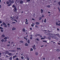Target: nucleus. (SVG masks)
<instances>
[{"label": "nucleus", "instance_id": "obj_1", "mask_svg": "<svg viewBox=\"0 0 60 60\" xmlns=\"http://www.w3.org/2000/svg\"><path fill=\"white\" fill-rule=\"evenodd\" d=\"M13 10L14 11H15V12H16V11H17V8H16V7H15L14 8V9H13Z\"/></svg>", "mask_w": 60, "mask_h": 60}, {"label": "nucleus", "instance_id": "obj_2", "mask_svg": "<svg viewBox=\"0 0 60 60\" xmlns=\"http://www.w3.org/2000/svg\"><path fill=\"white\" fill-rule=\"evenodd\" d=\"M14 19H15V17L14 16H13L12 18L11 19L13 21L14 20Z\"/></svg>", "mask_w": 60, "mask_h": 60}, {"label": "nucleus", "instance_id": "obj_3", "mask_svg": "<svg viewBox=\"0 0 60 60\" xmlns=\"http://www.w3.org/2000/svg\"><path fill=\"white\" fill-rule=\"evenodd\" d=\"M33 48L34 49H36V48H35V45H34L33 47Z\"/></svg>", "mask_w": 60, "mask_h": 60}, {"label": "nucleus", "instance_id": "obj_4", "mask_svg": "<svg viewBox=\"0 0 60 60\" xmlns=\"http://www.w3.org/2000/svg\"><path fill=\"white\" fill-rule=\"evenodd\" d=\"M19 3L20 4H22L23 3V1H21L19 2Z\"/></svg>", "mask_w": 60, "mask_h": 60}, {"label": "nucleus", "instance_id": "obj_5", "mask_svg": "<svg viewBox=\"0 0 60 60\" xmlns=\"http://www.w3.org/2000/svg\"><path fill=\"white\" fill-rule=\"evenodd\" d=\"M50 37L52 38V39H55V37L53 36H50Z\"/></svg>", "mask_w": 60, "mask_h": 60}, {"label": "nucleus", "instance_id": "obj_6", "mask_svg": "<svg viewBox=\"0 0 60 60\" xmlns=\"http://www.w3.org/2000/svg\"><path fill=\"white\" fill-rule=\"evenodd\" d=\"M12 30H16V28L14 27H13L12 29Z\"/></svg>", "mask_w": 60, "mask_h": 60}, {"label": "nucleus", "instance_id": "obj_7", "mask_svg": "<svg viewBox=\"0 0 60 60\" xmlns=\"http://www.w3.org/2000/svg\"><path fill=\"white\" fill-rule=\"evenodd\" d=\"M41 13H43V9H41Z\"/></svg>", "mask_w": 60, "mask_h": 60}, {"label": "nucleus", "instance_id": "obj_8", "mask_svg": "<svg viewBox=\"0 0 60 60\" xmlns=\"http://www.w3.org/2000/svg\"><path fill=\"white\" fill-rule=\"evenodd\" d=\"M12 57H11L9 58V60H12Z\"/></svg>", "mask_w": 60, "mask_h": 60}, {"label": "nucleus", "instance_id": "obj_9", "mask_svg": "<svg viewBox=\"0 0 60 60\" xmlns=\"http://www.w3.org/2000/svg\"><path fill=\"white\" fill-rule=\"evenodd\" d=\"M9 3H10V4H11V0H9Z\"/></svg>", "mask_w": 60, "mask_h": 60}, {"label": "nucleus", "instance_id": "obj_10", "mask_svg": "<svg viewBox=\"0 0 60 60\" xmlns=\"http://www.w3.org/2000/svg\"><path fill=\"white\" fill-rule=\"evenodd\" d=\"M35 55H36V56H37L38 55V52H36L35 53Z\"/></svg>", "mask_w": 60, "mask_h": 60}, {"label": "nucleus", "instance_id": "obj_11", "mask_svg": "<svg viewBox=\"0 0 60 60\" xmlns=\"http://www.w3.org/2000/svg\"><path fill=\"white\" fill-rule=\"evenodd\" d=\"M54 39H56V40H58V38H57V37H55V38Z\"/></svg>", "mask_w": 60, "mask_h": 60}, {"label": "nucleus", "instance_id": "obj_12", "mask_svg": "<svg viewBox=\"0 0 60 60\" xmlns=\"http://www.w3.org/2000/svg\"><path fill=\"white\" fill-rule=\"evenodd\" d=\"M36 24H37V25H39V24H40V23L39 22H36Z\"/></svg>", "mask_w": 60, "mask_h": 60}, {"label": "nucleus", "instance_id": "obj_13", "mask_svg": "<svg viewBox=\"0 0 60 60\" xmlns=\"http://www.w3.org/2000/svg\"><path fill=\"white\" fill-rule=\"evenodd\" d=\"M20 43H23L24 42H23V41H20Z\"/></svg>", "mask_w": 60, "mask_h": 60}, {"label": "nucleus", "instance_id": "obj_14", "mask_svg": "<svg viewBox=\"0 0 60 60\" xmlns=\"http://www.w3.org/2000/svg\"><path fill=\"white\" fill-rule=\"evenodd\" d=\"M16 56H17L16 55L13 56V59H14V58H15V57H16Z\"/></svg>", "mask_w": 60, "mask_h": 60}, {"label": "nucleus", "instance_id": "obj_15", "mask_svg": "<svg viewBox=\"0 0 60 60\" xmlns=\"http://www.w3.org/2000/svg\"><path fill=\"white\" fill-rule=\"evenodd\" d=\"M22 31L24 32H25V28H24L23 29H22Z\"/></svg>", "mask_w": 60, "mask_h": 60}, {"label": "nucleus", "instance_id": "obj_16", "mask_svg": "<svg viewBox=\"0 0 60 60\" xmlns=\"http://www.w3.org/2000/svg\"><path fill=\"white\" fill-rule=\"evenodd\" d=\"M49 34L50 35H53V34L52 33H49Z\"/></svg>", "mask_w": 60, "mask_h": 60}, {"label": "nucleus", "instance_id": "obj_17", "mask_svg": "<svg viewBox=\"0 0 60 60\" xmlns=\"http://www.w3.org/2000/svg\"><path fill=\"white\" fill-rule=\"evenodd\" d=\"M28 43H30V40L29 39H28Z\"/></svg>", "mask_w": 60, "mask_h": 60}, {"label": "nucleus", "instance_id": "obj_18", "mask_svg": "<svg viewBox=\"0 0 60 60\" xmlns=\"http://www.w3.org/2000/svg\"><path fill=\"white\" fill-rule=\"evenodd\" d=\"M9 55H10V56H11V55H12V54L11 53H9Z\"/></svg>", "mask_w": 60, "mask_h": 60}, {"label": "nucleus", "instance_id": "obj_19", "mask_svg": "<svg viewBox=\"0 0 60 60\" xmlns=\"http://www.w3.org/2000/svg\"><path fill=\"white\" fill-rule=\"evenodd\" d=\"M15 7V6L14 5V4L12 6V7L13 8Z\"/></svg>", "mask_w": 60, "mask_h": 60}, {"label": "nucleus", "instance_id": "obj_20", "mask_svg": "<svg viewBox=\"0 0 60 60\" xmlns=\"http://www.w3.org/2000/svg\"><path fill=\"white\" fill-rule=\"evenodd\" d=\"M2 37H5V35H4V34L2 35Z\"/></svg>", "mask_w": 60, "mask_h": 60}, {"label": "nucleus", "instance_id": "obj_21", "mask_svg": "<svg viewBox=\"0 0 60 60\" xmlns=\"http://www.w3.org/2000/svg\"><path fill=\"white\" fill-rule=\"evenodd\" d=\"M57 21L58 23H59V22H60V21L59 20H57Z\"/></svg>", "mask_w": 60, "mask_h": 60}, {"label": "nucleus", "instance_id": "obj_22", "mask_svg": "<svg viewBox=\"0 0 60 60\" xmlns=\"http://www.w3.org/2000/svg\"><path fill=\"white\" fill-rule=\"evenodd\" d=\"M25 45L26 46H27L28 45L27 44V43H26L25 44Z\"/></svg>", "mask_w": 60, "mask_h": 60}, {"label": "nucleus", "instance_id": "obj_23", "mask_svg": "<svg viewBox=\"0 0 60 60\" xmlns=\"http://www.w3.org/2000/svg\"><path fill=\"white\" fill-rule=\"evenodd\" d=\"M47 7H48V8H50V6L49 5L47 6Z\"/></svg>", "mask_w": 60, "mask_h": 60}, {"label": "nucleus", "instance_id": "obj_24", "mask_svg": "<svg viewBox=\"0 0 60 60\" xmlns=\"http://www.w3.org/2000/svg\"><path fill=\"white\" fill-rule=\"evenodd\" d=\"M57 51H60V50L58 49H57L56 50Z\"/></svg>", "mask_w": 60, "mask_h": 60}, {"label": "nucleus", "instance_id": "obj_25", "mask_svg": "<svg viewBox=\"0 0 60 60\" xmlns=\"http://www.w3.org/2000/svg\"><path fill=\"white\" fill-rule=\"evenodd\" d=\"M3 25H6V24L4 22H3Z\"/></svg>", "mask_w": 60, "mask_h": 60}, {"label": "nucleus", "instance_id": "obj_26", "mask_svg": "<svg viewBox=\"0 0 60 60\" xmlns=\"http://www.w3.org/2000/svg\"><path fill=\"white\" fill-rule=\"evenodd\" d=\"M56 24L57 26H58V23L57 22H56Z\"/></svg>", "mask_w": 60, "mask_h": 60}, {"label": "nucleus", "instance_id": "obj_27", "mask_svg": "<svg viewBox=\"0 0 60 60\" xmlns=\"http://www.w3.org/2000/svg\"><path fill=\"white\" fill-rule=\"evenodd\" d=\"M15 51H16V50H12V52H15Z\"/></svg>", "mask_w": 60, "mask_h": 60}, {"label": "nucleus", "instance_id": "obj_28", "mask_svg": "<svg viewBox=\"0 0 60 60\" xmlns=\"http://www.w3.org/2000/svg\"><path fill=\"white\" fill-rule=\"evenodd\" d=\"M44 22L45 23H46V19H45L44 20Z\"/></svg>", "mask_w": 60, "mask_h": 60}, {"label": "nucleus", "instance_id": "obj_29", "mask_svg": "<svg viewBox=\"0 0 60 60\" xmlns=\"http://www.w3.org/2000/svg\"><path fill=\"white\" fill-rule=\"evenodd\" d=\"M11 4H8V6H11Z\"/></svg>", "mask_w": 60, "mask_h": 60}, {"label": "nucleus", "instance_id": "obj_30", "mask_svg": "<svg viewBox=\"0 0 60 60\" xmlns=\"http://www.w3.org/2000/svg\"><path fill=\"white\" fill-rule=\"evenodd\" d=\"M56 35H57V36H58L59 35V34H55Z\"/></svg>", "mask_w": 60, "mask_h": 60}, {"label": "nucleus", "instance_id": "obj_31", "mask_svg": "<svg viewBox=\"0 0 60 60\" xmlns=\"http://www.w3.org/2000/svg\"><path fill=\"white\" fill-rule=\"evenodd\" d=\"M21 59H24V57L23 56H22L21 57Z\"/></svg>", "mask_w": 60, "mask_h": 60}, {"label": "nucleus", "instance_id": "obj_32", "mask_svg": "<svg viewBox=\"0 0 60 60\" xmlns=\"http://www.w3.org/2000/svg\"><path fill=\"white\" fill-rule=\"evenodd\" d=\"M4 40H6V39H7V37H6L4 38Z\"/></svg>", "mask_w": 60, "mask_h": 60}, {"label": "nucleus", "instance_id": "obj_33", "mask_svg": "<svg viewBox=\"0 0 60 60\" xmlns=\"http://www.w3.org/2000/svg\"><path fill=\"white\" fill-rule=\"evenodd\" d=\"M30 51H33V49L32 48H31L30 49Z\"/></svg>", "mask_w": 60, "mask_h": 60}, {"label": "nucleus", "instance_id": "obj_34", "mask_svg": "<svg viewBox=\"0 0 60 60\" xmlns=\"http://www.w3.org/2000/svg\"><path fill=\"white\" fill-rule=\"evenodd\" d=\"M44 17V15H42L41 16V18H43Z\"/></svg>", "mask_w": 60, "mask_h": 60}, {"label": "nucleus", "instance_id": "obj_35", "mask_svg": "<svg viewBox=\"0 0 60 60\" xmlns=\"http://www.w3.org/2000/svg\"><path fill=\"white\" fill-rule=\"evenodd\" d=\"M0 29H3V28L2 27L0 26Z\"/></svg>", "mask_w": 60, "mask_h": 60}, {"label": "nucleus", "instance_id": "obj_36", "mask_svg": "<svg viewBox=\"0 0 60 60\" xmlns=\"http://www.w3.org/2000/svg\"><path fill=\"white\" fill-rule=\"evenodd\" d=\"M26 1L27 2H30V0H27Z\"/></svg>", "mask_w": 60, "mask_h": 60}, {"label": "nucleus", "instance_id": "obj_37", "mask_svg": "<svg viewBox=\"0 0 60 60\" xmlns=\"http://www.w3.org/2000/svg\"><path fill=\"white\" fill-rule=\"evenodd\" d=\"M43 41V42H46V43H47V41Z\"/></svg>", "mask_w": 60, "mask_h": 60}, {"label": "nucleus", "instance_id": "obj_38", "mask_svg": "<svg viewBox=\"0 0 60 60\" xmlns=\"http://www.w3.org/2000/svg\"><path fill=\"white\" fill-rule=\"evenodd\" d=\"M52 36H56L54 34H52Z\"/></svg>", "mask_w": 60, "mask_h": 60}, {"label": "nucleus", "instance_id": "obj_39", "mask_svg": "<svg viewBox=\"0 0 60 60\" xmlns=\"http://www.w3.org/2000/svg\"><path fill=\"white\" fill-rule=\"evenodd\" d=\"M37 36H38V34H36V35H35V36H36V37H37Z\"/></svg>", "mask_w": 60, "mask_h": 60}, {"label": "nucleus", "instance_id": "obj_40", "mask_svg": "<svg viewBox=\"0 0 60 60\" xmlns=\"http://www.w3.org/2000/svg\"><path fill=\"white\" fill-rule=\"evenodd\" d=\"M58 3L59 5H60V2H59Z\"/></svg>", "mask_w": 60, "mask_h": 60}, {"label": "nucleus", "instance_id": "obj_41", "mask_svg": "<svg viewBox=\"0 0 60 60\" xmlns=\"http://www.w3.org/2000/svg\"><path fill=\"white\" fill-rule=\"evenodd\" d=\"M4 41V39H3L1 41H2V42H3Z\"/></svg>", "mask_w": 60, "mask_h": 60}, {"label": "nucleus", "instance_id": "obj_42", "mask_svg": "<svg viewBox=\"0 0 60 60\" xmlns=\"http://www.w3.org/2000/svg\"><path fill=\"white\" fill-rule=\"evenodd\" d=\"M14 21H16V22H17V21L15 19H14Z\"/></svg>", "mask_w": 60, "mask_h": 60}, {"label": "nucleus", "instance_id": "obj_43", "mask_svg": "<svg viewBox=\"0 0 60 60\" xmlns=\"http://www.w3.org/2000/svg\"><path fill=\"white\" fill-rule=\"evenodd\" d=\"M41 17H40L39 18V20H41Z\"/></svg>", "mask_w": 60, "mask_h": 60}, {"label": "nucleus", "instance_id": "obj_44", "mask_svg": "<svg viewBox=\"0 0 60 60\" xmlns=\"http://www.w3.org/2000/svg\"><path fill=\"white\" fill-rule=\"evenodd\" d=\"M26 23H27V19H26Z\"/></svg>", "mask_w": 60, "mask_h": 60}, {"label": "nucleus", "instance_id": "obj_45", "mask_svg": "<svg viewBox=\"0 0 60 60\" xmlns=\"http://www.w3.org/2000/svg\"><path fill=\"white\" fill-rule=\"evenodd\" d=\"M11 3L12 4H13V3H14V1H13V0H12V1H11Z\"/></svg>", "mask_w": 60, "mask_h": 60}, {"label": "nucleus", "instance_id": "obj_46", "mask_svg": "<svg viewBox=\"0 0 60 60\" xmlns=\"http://www.w3.org/2000/svg\"><path fill=\"white\" fill-rule=\"evenodd\" d=\"M30 40H32L33 39V38L32 37H30Z\"/></svg>", "mask_w": 60, "mask_h": 60}, {"label": "nucleus", "instance_id": "obj_47", "mask_svg": "<svg viewBox=\"0 0 60 60\" xmlns=\"http://www.w3.org/2000/svg\"><path fill=\"white\" fill-rule=\"evenodd\" d=\"M6 53H9V52L8 51H6Z\"/></svg>", "mask_w": 60, "mask_h": 60}, {"label": "nucleus", "instance_id": "obj_48", "mask_svg": "<svg viewBox=\"0 0 60 60\" xmlns=\"http://www.w3.org/2000/svg\"><path fill=\"white\" fill-rule=\"evenodd\" d=\"M47 32H48V33H50V31L48 30L47 31Z\"/></svg>", "mask_w": 60, "mask_h": 60}, {"label": "nucleus", "instance_id": "obj_49", "mask_svg": "<svg viewBox=\"0 0 60 60\" xmlns=\"http://www.w3.org/2000/svg\"><path fill=\"white\" fill-rule=\"evenodd\" d=\"M1 31L2 32H4V31H3V30H1Z\"/></svg>", "mask_w": 60, "mask_h": 60}, {"label": "nucleus", "instance_id": "obj_50", "mask_svg": "<svg viewBox=\"0 0 60 60\" xmlns=\"http://www.w3.org/2000/svg\"><path fill=\"white\" fill-rule=\"evenodd\" d=\"M45 38H41V40H43V39H44Z\"/></svg>", "mask_w": 60, "mask_h": 60}, {"label": "nucleus", "instance_id": "obj_51", "mask_svg": "<svg viewBox=\"0 0 60 60\" xmlns=\"http://www.w3.org/2000/svg\"><path fill=\"white\" fill-rule=\"evenodd\" d=\"M12 23H13V24H14V23H15V22H12Z\"/></svg>", "mask_w": 60, "mask_h": 60}, {"label": "nucleus", "instance_id": "obj_52", "mask_svg": "<svg viewBox=\"0 0 60 60\" xmlns=\"http://www.w3.org/2000/svg\"><path fill=\"white\" fill-rule=\"evenodd\" d=\"M31 26H33V27L34 26V25H33V24H31Z\"/></svg>", "mask_w": 60, "mask_h": 60}, {"label": "nucleus", "instance_id": "obj_53", "mask_svg": "<svg viewBox=\"0 0 60 60\" xmlns=\"http://www.w3.org/2000/svg\"><path fill=\"white\" fill-rule=\"evenodd\" d=\"M3 26V24H1V25H0V26Z\"/></svg>", "mask_w": 60, "mask_h": 60}, {"label": "nucleus", "instance_id": "obj_54", "mask_svg": "<svg viewBox=\"0 0 60 60\" xmlns=\"http://www.w3.org/2000/svg\"><path fill=\"white\" fill-rule=\"evenodd\" d=\"M48 39H49V40H50V39H51V38L49 37H48Z\"/></svg>", "mask_w": 60, "mask_h": 60}, {"label": "nucleus", "instance_id": "obj_55", "mask_svg": "<svg viewBox=\"0 0 60 60\" xmlns=\"http://www.w3.org/2000/svg\"><path fill=\"white\" fill-rule=\"evenodd\" d=\"M7 46H8V47H9V46H10V45H7Z\"/></svg>", "mask_w": 60, "mask_h": 60}, {"label": "nucleus", "instance_id": "obj_56", "mask_svg": "<svg viewBox=\"0 0 60 60\" xmlns=\"http://www.w3.org/2000/svg\"><path fill=\"white\" fill-rule=\"evenodd\" d=\"M7 4H9V3L8 2H7Z\"/></svg>", "mask_w": 60, "mask_h": 60}, {"label": "nucleus", "instance_id": "obj_57", "mask_svg": "<svg viewBox=\"0 0 60 60\" xmlns=\"http://www.w3.org/2000/svg\"><path fill=\"white\" fill-rule=\"evenodd\" d=\"M57 31H59V29L58 28H57Z\"/></svg>", "mask_w": 60, "mask_h": 60}, {"label": "nucleus", "instance_id": "obj_58", "mask_svg": "<svg viewBox=\"0 0 60 60\" xmlns=\"http://www.w3.org/2000/svg\"><path fill=\"white\" fill-rule=\"evenodd\" d=\"M16 60H19V58H16Z\"/></svg>", "mask_w": 60, "mask_h": 60}, {"label": "nucleus", "instance_id": "obj_59", "mask_svg": "<svg viewBox=\"0 0 60 60\" xmlns=\"http://www.w3.org/2000/svg\"><path fill=\"white\" fill-rule=\"evenodd\" d=\"M9 51H10V52H12V50H9Z\"/></svg>", "mask_w": 60, "mask_h": 60}, {"label": "nucleus", "instance_id": "obj_60", "mask_svg": "<svg viewBox=\"0 0 60 60\" xmlns=\"http://www.w3.org/2000/svg\"><path fill=\"white\" fill-rule=\"evenodd\" d=\"M58 26H60V22L59 24H58Z\"/></svg>", "mask_w": 60, "mask_h": 60}, {"label": "nucleus", "instance_id": "obj_61", "mask_svg": "<svg viewBox=\"0 0 60 60\" xmlns=\"http://www.w3.org/2000/svg\"><path fill=\"white\" fill-rule=\"evenodd\" d=\"M17 49H18V50L20 49V48H17Z\"/></svg>", "mask_w": 60, "mask_h": 60}, {"label": "nucleus", "instance_id": "obj_62", "mask_svg": "<svg viewBox=\"0 0 60 60\" xmlns=\"http://www.w3.org/2000/svg\"><path fill=\"white\" fill-rule=\"evenodd\" d=\"M37 41H39V39H38V38H37Z\"/></svg>", "mask_w": 60, "mask_h": 60}, {"label": "nucleus", "instance_id": "obj_63", "mask_svg": "<svg viewBox=\"0 0 60 60\" xmlns=\"http://www.w3.org/2000/svg\"><path fill=\"white\" fill-rule=\"evenodd\" d=\"M35 26L36 27H38V26H37L36 25Z\"/></svg>", "mask_w": 60, "mask_h": 60}, {"label": "nucleus", "instance_id": "obj_64", "mask_svg": "<svg viewBox=\"0 0 60 60\" xmlns=\"http://www.w3.org/2000/svg\"><path fill=\"white\" fill-rule=\"evenodd\" d=\"M58 45H60V43H58Z\"/></svg>", "mask_w": 60, "mask_h": 60}]
</instances>
